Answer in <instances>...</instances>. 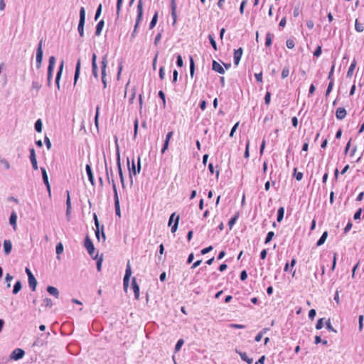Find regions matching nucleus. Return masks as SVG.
I'll list each match as a JSON object with an SVG mask.
<instances>
[{
	"instance_id": "f257e3e1",
	"label": "nucleus",
	"mask_w": 364,
	"mask_h": 364,
	"mask_svg": "<svg viewBox=\"0 0 364 364\" xmlns=\"http://www.w3.org/2000/svg\"><path fill=\"white\" fill-rule=\"evenodd\" d=\"M127 164L129 172V178H130V183L131 184L133 183V179H132V175L136 176L137 173H139L141 171V159L140 157H138L137 160V166L136 167L134 160L132 159V166H130V161L129 159L127 158Z\"/></svg>"
},
{
	"instance_id": "f03ea898",
	"label": "nucleus",
	"mask_w": 364,
	"mask_h": 364,
	"mask_svg": "<svg viewBox=\"0 0 364 364\" xmlns=\"http://www.w3.org/2000/svg\"><path fill=\"white\" fill-rule=\"evenodd\" d=\"M107 63H108L107 54H105L102 57V62H101V79H102V82L103 84L104 88H106L107 85V79H106V75H107L106 68L107 66Z\"/></svg>"
},
{
	"instance_id": "7ed1b4c3",
	"label": "nucleus",
	"mask_w": 364,
	"mask_h": 364,
	"mask_svg": "<svg viewBox=\"0 0 364 364\" xmlns=\"http://www.w3.org/2000/svg\"><path fill=\"white\" fill-rule=\"evenodd\" d=\"M85 23V9L81 7L80 10V20L77 31L80 37H84V26Z\"/></svg>"
},
{
	"instance_id": "20e7f679",
	"label": "nucleus",
	"mask_w": 364,
	"mask_h": 364,
	"mask_svg": "<svg viewBox=\"0 0 364 364\" xmlns=\"http://www.w3.org/2000/svg\"><path fill=\"white\" fill-rule=\"evenodd\" d=\"M136 12H137V15H136V23H135V30H137L138 27H139V25L140 24L141 21H142V18H143V12H144V9H143V0H139L138 1V4H137V8H136Z\"/></svg>"
},
{
	"instance_id": "39448f33",
	"label": "nucleus",
	"mask_w": 364,
	"mask_h": 364,
	"mask_svg": "<svg viewBox=\"0 0 364 364\" xmlns=\"http://www.w3.org/2000/svg\"><path fill=\"white\" fill-rule=\"evenodd\" d=\"M85 248L87 249L89 255L95 259H96L97 258V254L94 257V253H95V247H94V245L92 243V241L91 240V239L89 237L88 235L86 236L85 239Z\"/></svg>"
},
{
	"instance_id": "423d86ee",
	"label": "nucleus",
	"mask_w": 364,
	"mask_h": 364,
	"mask_svg": "<svg viewBox=\"0 0 364 364\" xmlns=\"http://www.w3.org/2000/svg\"><path fill=\"white\" fill-rule=\"evenodd\" d=\"M55 63V58L54 56H50L49 58V64H48V75H47V84H48V86H49V87L50 86V83H51V79L53 77V71Z\"/></svg>"
},
{
	"instance_id": "0eeeda50",
	"label": "nucleus",
	"mask_w": 364,
	"mask_h": 364,
	"mask_svg": "<svg viewBox=\"0 0 364 364\" xmlns=\"http://www.w3.org/2000/svg\"><path fill=\"white\" fill-rule=\"evenodd\" d=\"M43 39H41L38 45V48L36 49V68L38 69L41 66L42 60H43Z\"/></svg>"
},
{
	"instance_id": "6e6552de",
	"label": "nucleus",
	"mask_w": 364,
	"mask_h": 364,
	"mask_svg": "<svg viewBox=\"0 0 364 364\" xmlns=\"http://www.w3.org/2000/svg\"><path fill=\"white\" fill-rule=\"evenodd\" d=\"M116 155H117V159H116V160H117V170H118L119 176V178H120V181H121L122 187L124 188V186H125V185H124V178L123 172H122V166H121L120 153H119V146H117V153H116Z\"/></svg>"
},
{
	"instance_id": "1a4fd4ad",
	"label": "nucleus",
	"mask_w": 364,
	"mask_h": 364,
	"mask_svg": "<svg viewBox=\"0 0 364 364\" xmlns=\"http://www.w3.org/2000/svg\"><path fill=\"white\" fill-rule=\"evenodd\" d=\"M113 192H114L115 213H116L117 215L120 217L121 214H120L119 200L116 183H114V182H113Z\"/></svg>"
},
{
	"instance_id": "9d476101",
	"label": "nucleus",
	"mask_w": 364,
	"mask_h": 364,
	"mask_svg": "<svg viewBox=\"0 0 364 364\" xmlns=\"http://www.w3.org/2000/svg\"><path fill=\"white\" fill-rule=\"evenodd\" d=\"M25 355V351L21 348H16L10 355L11 360H18L22 358Z\"/></svg>"
},
{
	"instance_id": "9b49d317",
	"label": "nucleus",
	"mask_w": 364,
	"mask_h": 364,
	"mask_svg": "<svg viewBox=\"0 0 364 364\" xmlns=\"http://www.w3.org/2000/svg\"><path fill=\"white\" fill-rule=\"evenodd\" d=\"M29 151H30L29 158H30V160H31V162L32 164V167L34 170H37L38 168V163H37V160H36L34 148H31L29 149Z\"/></svg>"
},
{
	"instance_id": "f8f14e48",
	"label": "nucleus",
	"mask_w": 364,
	"mask_h": 364,
	"mask_svg": "<svg viewBox=\"0 0 364 364\" xmlns=\"http://www.w3.org/2000/svg\"><path fill=\"white\" fill-rule=\"evenodd\" d=\"M105 171H106V175H107V179L109 183H111L113 186V182L115 183L114 179V173L112 168L109 170L107 167V164L106 161H105Z\"/></svg>"
},
{
	"instance_id": "ddd939ff",
	"label": "nucleus",
	"mask_w": 364,
	"mask_h": 364,
	"mask_svg": "<svg viewBox=\"0 0 364 364\" xmlns=\"http://www.w3.org/2000/svg\"><path fill=\"white\" fill-rule=\"evenodd\" d=\"M243 49L242 48H239L238 49H235L234 51V64L237 65L240 63L241 57L242 55Z\"/></svg>"
},
{
	"instance_id": "4468645a",
	"label": "nucleus",
	"mask_w": 364,
	"mask_h": 364,
	"mask_svg": "<svg viewBox=\"0 0 364 364\" xmlns=\"http://www.w3.org/2000/svg\"><path fill=\"white\" fill-rule=\"evenodd\" d=\"M63 61L61 62V63L59 66L58 70L57 72L56 77H55V84H56L57 89L58 90H60V77H61V75L63 73Z\"/></svg>"
},
{
	"instance_id": "2eb2a0df",
	"label": "nucleus",
	"mask_w": 364,
	"mask_h": 364,
	"mask_svg": "<svg viewBox=\"0 0 364 364\" xmlns=\"http://www.w3.org/2000/svg\"><path fill=\"white\" fill-rule=\"evenodd\" d=\"M173 131L168 132V134H166L163 147L161 149L162 154H164L165 151L168 149V145H169V141H170L171 138L173 136Z\"/></svg>"
},
{
	"instance_id": "dca6fc26",
	"label": "nucleus",
	"mask_w": 364,
	"mask_h": 364,
	"mask_svg": "<svg viewBox=\"0 0 364 364\" xmlns=\"http://www.w3.org/2000/svg\"><path fill=\"white\" fill-rule=\"evenodd\" d=\"M132 288L134 292V297L136 299L139 298V286L136 283V278L133 277L132 280Z\"/></svg>"
},
{
	"instance_id": "f3484780",
	"label": "nucleus",
	"mask_w": 364,
	"mask_h": 364,
	"mask_svg": "<svg viewBox=\"0 0 364 364\" xmlns=\"http://www.w3.org/2000/svg\"><path fill=\"white\" fill-rule=\"evenodd\" d=\"M67 198H66V217L68 220H69V216L71 213V202H70V196L69 191H66Z\"/></svg>"
},
{
	"instance_id": "a211bd4d",
	"label": "nucleus",
	"mask_w": 364,
	"mask_h": 364,
	"mask_svg": "<svg viewBox=\"0 0 364 364\" xmlns=\"http://www.w3.org/2000/svg\"><path fill=\"white\" fill-rule=\"evenodd\" d=\"M85 170H86V173H87L89 181L90 182V183L92 186H95V179H94V176H93L91 166L89 164H87L85 166Z\"/></svg>"
},
{
	"instance_id": "6ab92c4d",
	"label": "nucleus",
	"mask_w": 364,
	"mask_h": 364,
	"mask_svg": "<svg viewBox=\"0 0 364 364\" xmlns=\"http://www.w3.org/2000/svg\"><path fill=\"white\" fill-rule=\"evenodd\" d=\"M346 110L343 107H338L336 111V117L338 120L343 119L346 116Z\"/></svg>"
},
{
	"instance_id": "aec40b11",
	"label": "nucleus",
	"mask_w": 364,
	"mask_h": 364,
	"mask_svg": "<svg viewBox=\"0 0 364 364\" xmlns=\"http://www.w3.org/2000/svg\"><path fill=\"white\" fill-rule=\"evenodd\" d=\"M12 250V243L9 240L4 241V252L6 255H9Z\"/></svg>"
},
{
	"instance_id": "412c9836",
	"label": "nucleus",
	"mask_w": 364,
	"mask_h": 364,
	"mask_svg": "<svg viewBox=\"0 0 364 364\" xmlns=\"http://www.w3.org/2000/svg\"><path fill=\"white\" fill-rule=\"evenodd\" d=\"M212 69L220 73V74H224L225 73V69L222 67V65L218 63L217 61L215 60H213V64H212Z\"/></svg>"
},
{
	"instance_id": "4be33fe9",
	"label": "nucleus",
	"mask_w": 364,
	"mask_h": 364,
	"mask_svg": "<svg viewBox=\"0 0 364 364\" xmlns=\"http://www.w3.org/2000/svg\"><path fill=\"white\" fill-rule=\"evenodd\" d=\"M235 352L240 355V358L243 361L247 363L248 364H252V363L253 359L252 358H250L247 356V353L245 352H241V351L238 350L237 349H235Z\"/></svg>"
},
{
	"instance_id": "5701e85b",
	"label": "nucleus",
	"mask_w": 364,
	"mask_h": 364,
	"mask_svg": "<svg viewBox=\"0 0 364 364\" xmlns=\"http://www.w3.org/2000/svg\"><path fill=\"white\" fill-rule=\"evenodd\" d=\"M80 66H81L80 60L78 59L77 61V63H76L75 71V75H74V85H76L77 81L79 78L80 73Z\"/></svg>"
},
{
	"instance_id": "b1692460",
	"label": "nucleus",
	"mask_w": 364,
	"mask_h": 364,
	"mask_svg": "<svg viewBox=\"0 0 364 364\" xmlns=\"http://www.w3.org/2000/svg\"><path fill=\"white\" fill-rule=\"evenodd\" d=\"M16 220H17V215L14 211H13L11 213V215L9 218V223L13 226V228L14 230L16 229Z\"/></svg>"
},
{
	"instance_id": "393cba45",
	"label": "nucleus",
	"mask_w": 364,
	"mask_h": 364,
	"mask_svg": "<svg viewBox=\"0 0 364 364\" xmlns=\"http://www.w3.org/2000/svg\"><path fill=\"white\" fill-rule=\"evenodd\" d=\"M46 290L50 295L54 296L55 298H58L59 291L58 290L57 288L53 286H48Z\"/></svg>"
},
{
	"instance_id": "a878e982",
	"label": "nucleus",
	"mask_w": 364,
	"mask_h": 364,
	"mask_svg": "<svg viewBox=\"0 0 364 364\" xmlns=\"http://www.w3.org/2000/svg\"><path fill=\"white\" fill-rule=\"evenodd\" d=\"M104 25H105L104 20H101L97 23V24L96 26V30H95V35L97 36H99L101 34L102 30L104 27Z\"/></svg>"
},
{
	"instance_id": "bb28decb",
	"label": "nucleus",
	"mask_w": 364,
	"mask_h": 364,
	"mask_svg": "<svg viewBox=\"0 0 364 364\" xmlns=\"http://www.w3.org/2000/svg\"><path fill=\"white\" fill-rule=\"evenodd\" d=\"M37 280L36 279L35 277H31L28 278V284L30 288L32 289V291H35L37 286Z\"/></svg>"
},
{
	"instance_id": "cd10ccee",
	"label": "nucleus",
	"mask_w": 364,
	"mask_h": 364,
	"mask_svg": "<svg viewBox=\"0 0 364 364\" xmlns=\"http://www.w3.org/2000/svg\"><path fill=\"white\" fill-rule=\"evenodd\" d=\"M355 66H356V61L355 60H353L348 68V70L347 72V77H350L353 75V73L355 68Z\"/></svg>"
},
{
	"instance_id": "c85d7f7f",
	"label": "nucleus",
	"mask_w": 364,
	"mask_h": 364,
	"mask_svg": "<svg viewBox=\"0 0 364 364\" xmlns=\"http://www.w3.org/2000/svg\"><path fill=\"white\" fill-rule=\"evenodd\" d=\"M327 237H328V232L327 231L323 232L322 235L319 238V240L317 241L316 245L317 246L322 245L325 242Z\"/></svg>"
},
{
	"instance_id": "c756f323",
	"label": "nucleus",
	"mask_w": 364,
	"mask_h": 364,
	"mask_svg": "<svg viewBox=\"0 0 364 364\" xmlns=\"http://www.w3.org/2000/svg\"><path fill=\"white\" fill-rule=\"evenodd\" d=\"M131 275H132V268H131L130 262H129V261H128L127 264L126 271H125V274H124V278L126 279V280L127 279H129Z\"/></svg>"
},
{
	"instance_id": "7c9ffc66",
	"label": "nucleus",
	"mask_w": 364,
	"mask_h": 364,
	"mask_svg": "<svg viewBox=\"0 0 364 364\" xmlns=\"http://www.w3.org/2000/svg\"><path fill=\"white\" fill-rule=\"evenodd\" d=\"M93 219H94V221H95V225L96 227L95 235H96V237L97 239H99V227H100V223H99V220H98L97 216V215L95 213H94V215H93Z\"/></svg>"
},
{
	"instance_id": "2f4dec72",
	"label": "nucleus",
	"mask_w": 364,
	"mask_h": 364,
	"mask_svg": "<svg viewBox=\"0 0 364 364\" xmlns=\"http://www.w3.org/2000/svg\"><path fill=\"white\" fill-rule=\"evenodd\" d=\"M284 214V208L280 207L277 210V222L280 223L283 220Z\"/></svg>"
},
{
	"instance_id": "473e14b6",
	"label": "nucleus",
	"mask_w": 364,
	"mask_h": 364,
	"mask_svg": "<svg viewBox=\"0 0 364 364\" xmlns=\"http://www.w3.org/2000/svg\"><path fill=\"white\" fill-rule=\"evenodd\" d=\"M158 21V11H155L154 16L149 24V29H152L155 27Z\"/></svg>"
},
{
	"instance_id": "72a5a7b5",
	"label": "nucleus",
	"mask_w": 364,
	"mask_h": 364,
	"mask_svg": "<svg viewBox=\"0 0 364 364\" xmlns=\"http://www.w3.org/2000/svg\"><path fill=\"white\" fill-rule=\"evenodd\" d=\"M21 288H22L21 282V281L18 280L14 286L13 294H18L21 291Z\"/></svg>"
},
{
	"instance_id": "f704fd0d",
	"label": "nucleus",
	"mask_w": 364,
	"mask_h": 364,
	"mask_svg": "<svg viewBox=\"0 0 364 364\" xmlns=\"http://www.w3.org/2000/svg\"><path fill=\"white\" fill-rule=\"evenodd\" d=\"M41 171L42 173L43 183H45V185L49 184L48 176L46 168L43 167H41Z\"/></svg>"
},
{
	"instance_id": "c9c22d12",
	"label": "nucleus",
	"mask_w": 364,
	"mask_h": 364,
	"mask_svg": "<svg viewBox=\"0 0 364 364\" xmlns=\"http://www.w3.org/2000/svg\"><path fill=\"white\" fill-rule=\"evenodd\" d=\"M190 75L191 77H193L195 73V63L192 56H190Z\"/></svg>"
},
{
	"instance_id": "e433bc0d",
	"label": "nucleus",
	"mask_w": 364,
	"mask_h": 364,
	"mask_svg": "<svg viewBox=\"0 0 364 364\" xmlns=\"http://www.w3.org/2000/svg\"><path fill=\"white\" fill-rule=\"evenodd\" d=\"M35 129L37 132H41L43 128V124L41 120L39 119L35 122Z\"/></svg>"
},
{
	"instance_id": "4c0bfd02",
	"label": "nucleus",
	"mask_w": 364,
	"mask_h": 364,
	"mask_svg": "<svg viewBox=\"0 0 364 364\" xmlns=\"http://www.w3.org/2000/svg\"><path fill=\"white\" fill-rule=\"evenodd\" d=\"M92 73L95 79L97 80L99 78L98 68L97 64L92 65Z\"/></svg>"
},
{
	"instance_id": "58836bf2",
	"label": "nucleus",
	"mask_w": 364,
	"mask_h": 364,
	"mask_svg": "<svg viewBox=\"0 0 364 364\" xmlns=\"http://www.w3.org/2000/svg\"><path fill=\"white\" fill-rule=\"evenodd\" d=\"M122 3H123V0H117V11H116V14H117V18L119 17L120 11H121V9H122Z\"/></svg>"
},
{
	"instance_id": "ea45409f",
	"label": "nucleus",
	"mask_w": 364,
	"mask_h": 364,
	"mask_svg": "<svg viewBox=\"0 0 364 364\" xmlns=\"http://www.w3.org/2000/svg\"><path fill=\"white\" fill-rule=\"evenodd\" d=\"M56 254L58 255V258L59 259V255L63 252V245L61 242L57 244L55 247Z\"/></svg>"
},
{
	"instance_id": "a19ab883",
	"label": "nucleus",
	"mask_w": 364,
	"mask_h": 364,
	"mask_svg": "<svg viewBox=\"0 0 364 364\" xmlns=\"http://www.w3.org/2000/svg\"><path fill=\"white\" fill-rule=\"evenodd\" d=\"M179 218H180V217L178 215L176 216V219H175L174 224L171 227V231L172 233H174L177 230V228H178V226Z\"/></svg>"
},
{
	"instance_id": "79ce46f5",
	"label": "nucleus",
	"mask_w": 364,
	"mask_h": 364,
	"mask_svg": "<svg viewBox=\"0 0 364 364\" xmlns=\"http://www.w3.org/2000/svg\"><path fill=\"white\" fill-rule=\"evenodd\" d=\"M171 16L173 18L172 25L174 26L176 23L177 14H176V7L171 8Z\"/></svg>"
},
{
	"instance_id": "37998d69",
	"label": "nucleus",
	"mask_w": 364,
	"mask_h": 364,
	"mask_svg": "<svg viewBox=\"0 0 364 364\" xmlns=\"http://www.w3.org/2000/svg\"><path fill=\"white\" fill-rule=\"evenodd\" d=\"M272 35L270 33H267L265 39V46L269 47L272 45Z\"/></svg>"
},
{
	"instance_id": "c03bdc74",
	"label": "nucleus",
	"mask_w": 364,
	"mask_h": 364,
	"mask_svg": "<svg viewBox=\"0 0 364 364\" xmlns=\"http://www.w3.org/2000/svg\"><path fill=\"white\" fill-rule=\"evenodd\" d=\"M208 38H209L210 43L211 46H213V49L215 50H218L217 44H216V42L215 41L213 36L210 34L208 36Z\"/></svg>"
},
{
	"instance_id": "a18cd8bd",
	"label": "nucleus",
	"mask_w": 364,
	"mask_h": 364,
	"mask_svg": "<svg viewBox=\"0 0 364 364\" xmlns=\"http://www.w3.org/2000/svg\"><path fill=\"white\" fill-rule=\"evenodd\" d=\"M138 128H139V121L138 119H135L134 122V138L135 139L136 137L137 133H138Z\"/></svg>"
},
{
	"instance_id": "49530a36",
	"label": "nucleus",
	"mask_w": 364,
	"mask_h": 364,
	"mask_svg": "<svg viewBox=\"0 0 364 364\" xmlns=\"http://www.w3.org/2000/svg\"><path fill=\"white\" fill-rule=\"evenodd\" d=\"M43 305H44L46 307L51 308L53 306V301H52L51 299L46 298L43 300Z\"/></svg>"
},
{
	"instance_id": "de8ad7c7",
	"label": "nucleus",
	"mask_w": 364,
	"mask_h": 364,
	"mask_svg": "<svg viewBox=\"0 0 364 364\" xmlns=\"http://www.w3.org/2000/svg\"><path fill=\"white\" fill-rule=\"evenodd\" d=\"M237 218H238V213H237L234 217L230 218V220L228 222V225H229L230 229L235 225V223H236Z\"/></svg>"
},
{
	"instance_id": "09e8293b",
	"label": "nucleus",
	"mask_w": 364,
	"mask_h": 364,
	"mask_svg": "<svg viewBox=\"0 0 364 364\" xmlns=\"http://www.w3.org/2000/svg\"><path fill=\"white\" fill-rule=\"evenodd\" d=\"M0 164H2L6 170L9 169L11 167L9 162L4 158L0 159Z\"/></svg>"
},
{
	"instance_id": "8fccbe9b",
	"label": "nucleus",
	"mask_w": 364,
	"mask_h": 364,
	"mask_svg": "<svg viewBox=\"0 0 364 364\" xmlns=\"http://www.w3.org/2000/svg\"><path fill=\"white\" fill-rule=\"evenodd\" d=\"M296 168L294 169V176L297 181H301L303 178V173L301 172H297Z\"/></svg>"
},
{
	"instance_id": "3c124183",
	"label": "nucleus",
	"mask_w": 364,
	"mask_h": 364,
	"mask_svg": "<svg viewBox=\"0 0 364 364\" xmlns=\"http://www.w3.org/2000/svg\"><path fill=\"white\" fill-rule=\"evenodd\" d=\"M274 235V232H272V231L269 232L267 233V235L266 238H265L264 243H265V244L269 243V242L272 240V238H273Z\"/></svg>"
},
{
	"instance_id": "603ef678",
	"label": "nucleus",
	"mask_w": 364,
	"mask_h": 364,
	"mask_svg": "<svg viewBox=\"0 0 364 364\" xmlns=\"http://www.w3.org/2000/svg\"><path fill=\"white\" fill-rule=\"evenodd\" d=\"M355 28L358 32H363L364 30L363 24L358 23V20L355 21Z\"/></svg>"
},
{
	"instance_id": "864d4df0",
	"label": "nucleus",
	"mask_w": 364,
	"mask_h": 364,
	"mask_svg": "<svg viewBox=\"0 0 364 364\" xmlns=\"http://www.w3.org/2000/svg\"><path fill=\"white\" fill-rule=\"evenodd\" d=\"M13 278H14L13 276H11L9 274H6V275L5 277V281L6 282V287L7 288H9L11 287L10 282L13 279Z\"/></svg>"
},
{
	"instance_id": "5fc2aeb1",
	"label": "nucleus",
	"mask_w": 364,
	"mask_h": 364,
	"mask_svg": "<svg viewBox=\"0 0 364 364\" xmlns=\"http://www.w3.org/2000/svg\"><path fill=\"white\" fill-rule=\"evenodd\" d=\"M289 74V67L284 68L283 70H282V77L283 79H284L287 77H288Z\"/></svg>"
},
{
	"instance_id": "6e6d98bb",
	"label": "nucleus",
	"mask_w": 364,
	"mask_h": 364,
	"mask_svg": "<svg viewBox=\"0 0 364 364\" xmlns=\"http://www.w3.org/2000/svg\"><path fill=\"white\" fill-rule=\"evenodd\" d=\"M102 13V4H100L96 10L95 16V20L97 21Z\"/></svg>"
},
{
	"instance_id": "4d7b16f0",
	"label": "nucleus",
	"mask_w": 364,
	"mask_h": 364,
	"mask_svg": "<svg viewBox=\"0 0 364 364\" xmlns=\"http://www.w3.org/2000/svg\"><path fill=\"white\" fill-rule=\"evenodd\" d=\"M323 318H319L318 321H317V323L316 324V328L319 330V329H321L323 328Z\"/></svg>"
},
{
	"instance_id": "13d9d810",
	"label": "nucleus",
	"mask_w": 364,
	"mask_h": 364,
	"mask_svg": "<svg viewBox=\"0 0 364 364\" xmlns=\"http://www.w3.org/2000/svg\"><path fill=\"white\" fill-rule=\"evenodd\" d=\"M333 80H331V81H330L329 84H328V86L327 87V90H326V96L327 97L330 92H331L332 89H333Z\"/></svg>"
},
{
	"instance_id": "bf43d9fd",
	"label": "nucleus",
	"mask_w": 364,
	"mask_h": 364,
	"mask_svg": "<svg viewBox=\"0 0 364 364\" xmlns=\"http://www.w3.org/2000/svg\"><path fill=\"white\" fill-rule=\"evenodd\" d=\"M287 46L289 49H292L295 46L294 41L292 39H288L286 42Z\"/></svg>"
},
{
	"instance_id": "052dcab7",
	"label": "nucleus",
	"mask_w": 364,
	"mask_h": 364,
	"mask_svg": "<svg viewBox=\"0 0 364 364\" xmlns=\"http://www.w3.org/2000/svg\"><path fill=\"white\" fill-rule=\"evenodd\" d=\"M363 209L360 208H359L354 214L353 219L354 220H359L360 218V215L362 213Z\"/></svg>"
},
{
	"instance_id": "680f3d73",
	"label": "nucleus",
	"mask_w": 364,
	"mask_h": 364,
	"mask_svg": "<svg viewBox=\"0 0 364 364\" xmlns=\"http://www.w3.org/2000/svg\"><path fill=\"white\" fill-rule=\"evenodd\" d=\"M326 328L329 331H333V332L336 333V331L334 329V328H333V327L331 326V324L330 319H328V320L326 322Z\"/></svg>"
},
{
	"instance_id": "e2e57ef3",
	"label": "nucleus",
	"mask_w": 364,
	"mask_h": 364,
	"mask_svg": "<svg viewBox=\"0 0 364 364\" xmlns=\"http://www.w3.org/2000/svg\"><path fill=\"white\" fill-rule=\"evenodd\" d=\"M183 344V340L179 339L176 344L175 350L178 351L181 349Z\"/></svg>"
},
{
	"instance_id": "0e129e2a",
	"label": "nucleus",
	"mask_w": 364,
	"mask_h": 364,
	"mask_svg": "<svg viewBox=\"0 0 364 364\" xmlns=\"http://www.w3.org/2000/svg\"><path fill=\"white\" fill-rule=\"evenodd\" d=\"M176 65L178 67H180V68L182 67L183 65V61L182 57L179 54L177 55Z\"/></svg>"
},
{
	"instance_id": "69168bd1",
	"label": "nucleus",
	"mask_w": 364,
	"mask_h": 364,
	"mask_svg": "<svg viewBox=\"0 0 364 364\" xmlns=\"http://www.w3.org/2000/svg\"><path fill=\"white\" fill-rule=\"evenodd\" d=\"M102 260H103V259H102V256L100 258H98L97 260V269L98 272L101 271Z\"/></svg>"
},
{
	"instance_id": "338daca9",
	"label": "nucleus",
	"mask_w": 364,
	"mask_h": 364,
	"mask_svg": "<svg viewBox=\"0 0 364 364\" xmlns=\"http://www.w3.org/2000/svg\"><path fill=\"white\" fill-rule=\"evenodd\" d=\"M270 100H271V94L269 92H267L266 95L264 96V103L268 105L270 103Z\"/></svg>"
},
{
	"instance_id": "774afa93",
	"label": "nucleus",
	"mask_w": 364,
	"mask_h": 364,
	"mask_svg": "<svg viewBox=\"0 0 364 364\" xmlns=\"http://www.w3.org/2000/svg\"><path fill=\"white\" fill-rule=\"evenodd\" d=\"M41 87V85L37 82V81H33L32 82V89H36V90H39Z\"/></svg>"
}]
</instances>
